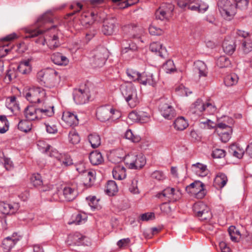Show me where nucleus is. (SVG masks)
<instances>
[{
    "label": "nucleus",
    "mask_w": 252,
    "mask_h": 252,
    "mask_svg": "<svg viewBox=\"0 0 252 252\" xmlns=\"http://www.w3.org/2000/svg\"><path fill=\"white\" fill-rule=\"evenodd\" d=\"M118 191V187L116 182L114 181H109L107 182L106 186V192L110 196L115 194Z\"/></svg>",
    "instance_id": "obj_37"
},
{
    "label": "nucleus",
    "mask_w": 252,
    "mask_h": 252,
    "mask_svg": "<svg viewBox=\"0 0 252 252\" xmlns=\"http://www.w3.org/2000/svg\"><path fill=\"white\" fill-rule=\"evenodd\" d=\"M12 47H9L8 44H4L0 46V58L5 56L11 51Z\"/></svg>",
    "instance_id": "obj_58"
},
{
    "label": "nucleus",
    "mask_w": 252,
    "mask_h": 252,
    "mask_svg": "<svg viewBox=\"0 0 252 252\" xmlns=\"http://www.w3.org/2000/svg\"><path fill=\"white\" fill-rule=\"evenodd\" d=\"M222 48L226 54L232 55L236 48L235 41L231 39H225L222 43Z\"/></svg>",
    "instance_id": "obj_26"
},
{
    "label": "nucleus",
    "mask_w": 252,
    "mask_h": 252,
    "mask_svg": "<svg viewBox=\"0 0 252 252\" xmlns=\"http://www.w3.org/2000/svg\"><path fill=\"white\" fill-rule=\"evenodd\" d=\"M16 98L15 96H12L8 97L6 100V105L7 107L14 112L19 110V105L17 103Z\"/></svg>",
    "instance_id": "obj_33"
},
{
    "label": "nucleus",
    "mask_w": 252,
    "mask_h": 252,
    "mask_svg": "<svg viewBox=\"0 0 252 252\" xmlns=\"http://www.w3.org/2000/svg\"><path fill=\"white\" fill-rule=\"evenodd\" d=\"M149 32L151 35H160L163 33V31L161 29L153 25H151L149 27Z\"/></svg>",
    "instance_id": "obj_59"
},
{
    "label": "nucleus",
    "mask_w": 252,
    "mask_h": 252,
    "mask_svg": "<svg viewBox=\"0 0 252 252\" xmlns=\"http://www.w3.org/2000/svg\"><path fill=\"white\" fill-rule=\"evenodd\" d=\"M121 90L123 96L131 107H134L139 103L136 89L132 84L121 86Z\"/></svg>",
    "instance_id": "obj_7"
},
{
    "label": "nucleus",
    "mask_w": 252,
    "mask_h": 252,
    "mask_svg": "<svg viewBox=\"0 0 252 252\" xmlns=\"http://www.w3.org/2000/svg\"><path fill=\"white\" fill-rule=\"evenodd\" d=\"M8 129V122L5 116H0V133H4Z\"/></svg>",
    "instance_id": "obj_47"
},
{
    "label": "nucleus",
    "mask_w": 252,
    "mask_h": 252,
    "mask_svg": "<svg viewBox=\"0 0 252 252\" xmlns=\"http://www.w3.org/2000/svg\"><path fill=\"white\" fill-rule=\"evenodd\" d=\"M162 10L166 13V15L171 18L173 15L174 6L171 3H162L159 7Z\"/></svg>",
    "instance_id": "obj_43"
},
{
    "label": "nucleus",
    "mask_w": 252,
    "mask_h": 252,
    "mask_svg": "<svg viewBox=\"0 0 252 252\" xmlns=\"http://www.w3.org/2000/svg\"><path fill=\"white\" fill-rule=\"evenodd\" d=\"M137 118H139L142 123H146L150 120V115L145 112L141 111L139 113Z\"/></svg>",
    "instance_id": "obj_61"
},
{
    "label": "nucleus",
    "mask_w": 252,
    "mask_h": 252,
    "mask_svg": "<svg viewBox=\"0 0 252 252\" xmlns=\"http://www.w3.org/2000/svg\"><path fill=\"white\" fill-rule=\"evenodd\" d=\"M228 181L226 175L220 172L217 174L214 179V186L219 189H221L224 187Z\"/></svg>",
    "instance_id": "obj_27"
},
{
    "label": "nucleus",
    "mask_w": 252,
    "mask_h": 252,
    "mask_svg": "<svg viewBox=\"0 0 252 252\" xmlns=\"http://www.w3.org/2000/svg\"><path fill=\"white\" fill-rule=\"evenodd\" d=\"M238 80V77L235 73L227 75L224 79V82L226 86L230 87L236 85Z\"/></svg>",
    "instance_id": "obj_36"
},
{
    "label": "nucleus",
    "mask_w": 252,
    "mask_h": 252,
    "mask_svg": "<svg viewBox=\"0 0 252 252\" xmlns=\"http://www.w3.org/2000/svg\"><path fill=\"white\" fill-rule=\"evenodd\" d=\"M86 200L88 201L89 206L92 209H95L99 208V200L97 199L95 196H88L86 197Z\"/></svg>",
    "instance_id": "obj_48"
},
{
    "label": "nucleus",
    "mask_w": 252,
    "mask_h": 252,
    "mask_svg": "<svg viewBox=\"0 0 252 252\" xmlns=\"http://www.w3.org/2000/svg\"><path fill=\"white\" fill-rule=\"evenodd\" d=\"M192 166L196 168V172L200 176L204 177L208 174V171L206 165L198 162L193 164Z\"/></svg>",
    "instance_id": "obj_40"
},
{
    "label": "nucleus",
    "mask_w": 252,
    "mask_h": 252,
    "mask_svg": "<svg viewBox=\"0 0 252 252\" xmlns=\"http://www.w3.org/2000/svg\"><path fill=\"white\" fill-rule=\"evenodd\" d=\"M212 156L216 158H224L225 156V151L222 149H215L212 152Z\"/></svg>",
    "instance_id": "obj_54"
},
{
    "label": "nucleus",
    "mask_w": 252,
    "mask_h": 252,
    "mask_svg": "<svg viewBox=\"0 0 252 252\" xmlns=\"http://www.w3.org/2000/svg\"><path fill=\"white\" fill-rule=\"evenodd\" d=\"M228 152L231 155L238 158H242L244 154L243 150L240 149L235 145H231L229 148Z\"/></svg>",
    "instance_id": "obj_41"
},
{
    "label": "nucleus",
    "mask_w": 252,
    "mask_h": 252,
    "mask_svg": "<svg viewBox=\"0 0 252 252\" xmlns=\"http://www.w3.org/2000/svg\"><path fill=\"white\" fill-rule=\"evenodd\" d=\"M181 196L182 193L179 189L176 190L174 188L170 187L166 188L161 192H159L156 195L158 198H164V201L168 202L176 201L181 197Z\"/></svg>",
    "instance_id": "obj_9"
},
{
    "label": "nucleus",
    "mask_w": 252,
    "mask_h": 252,
    "mask_svg": "<svg viewBox=\"0 0 252 252\" xmlns=\"http://www.w3.org/2000/svg\"><path fill=\"white\" fill-rule=\"evenodd\" d=\"M63 195L66 201L73 200L78 195V191L76 187L73 185L65 187L63 190Z\"/></svg>",
    "instance_id": "obj_21"
},
{
    "label": "nucleus",
    "mask_w": 252,
    "mask_h": 252,
    "mask_svg": "<svg viewBox=\"0 0 252 252\" xmlns=\"http://www.w3.org/2000/svg\"><path fill=\"white\" fill-rule=\"evenodd\" d=\"M35 42L38 45L39 47L40 52H46L47 50L44 48L45 45H46V40H45V34L43 37L40 36L38 38L36 39Z\"/></svg>",
    "instance_id": "obj_50"
},
{
    "label": "nucleus",
    "mask_w": 252,
    "mask_h": 252,
    "mask_svg": "<svg viewBox=\"0 0 252 252\" xmlns=\"http://www.w3.org/2000/svg\"><path fill=\"white\" fill-rule=\"evenodd\" d=\"M62 120L67 126H75L78 125L79 122L77 115L69 111L63 113Z\"/></svg>",
    "instance_id": "obj_19"
},
{
    "label": "nucleus",
    "mask_w": 252,
    "mask_h": 252,
    "mask_svg": "<svg viewBox=\"0 0 252 252\" xmlns=\"http://www.w3.org/2000/svg\"><path fill=\"white\" fill-rule=\"evenodd\" d=\"M53 21L51 13H46L39 18L36 22V29L29 28L26 31L25 38H33L45 32L46 45L49 49L55 50L61 45L59 39L60 32L56 26L46 28L45 25Z\"/></svg>",
    "instance_id": "obj_1"
},
{
    "label": "nucleus",
    "mask_w": 252,
    "mask_h": 252,
    "mask_svg": "<svg viewBox=\"0 0 252 252\" xmlns=\"http://www.w3.org/2000/svg\"><path fill=\"white\" fill-rule=\"evenodd\" d=\"M19 239L16 238L14 236L7 237L5 238L2 243V247L5 252H9L19 241Z\"/></svg>",
    "instance_id": "obj_25"
},
{
    "label": "nucleus",
    "mask_w": 252,
    "mask_h": 252,
    "mask_svg": "<svg viewBox=\"0 0 252 252\" xmlns=\"http://www.w3.org/2000/svg\"><path fill=\"white\" fill-rule=\"evenodd\" d=\"M54 106L48 102H43L41 106H29L24 111L26 120L32 121L50 117L54 114Z\"/></svg>",
    "instance_id": "obj_2"
},
{
    "label": "nucleus",
    "mask_w": 252,
    "mask_h": 252,
    "mask_svg": "<svg viewBox=\"0 0 252 252\" xmlns=\"http://www.w3.org/2000/svg\"><path fill=\"white\" fill-rule=\"evenodd\" d=\"M81 179L85 185L90 186L94 179V172L90 170H85L81 174Z\"/></svg>",
    "instance_id": "obj_30"
},
{
    "label": "nucleus",
    "mask_w": 252,
    "mask_h": 252,
    "mask_svg": "<svg viewBox=\"0 0 252 252\" xmlns=\"http://www.w3.org/2000/svg\"><path fill=\"white\" fill-rule=\"evenodd\" d=\"M26 98L31 103H38L40 106L43 102H47L45 100L46 93L45 90L40 87H32L28 89L24 93Z\"/></svg>",
    "instance_id": "obj_6"
},
{
    "label": "nucleus",
    "mask_w": 252,
    "mask_h": 252,
    "mask_svg": "<svg viewBox=\"0 0 252 252\" xmlns=\"http://www.w3.org/2000/svg\"><path fill=\"white\" fill-rule=\"evenodd\" d=\"M242 42L243 51L246 53L250 52L252 49V42L251 39L247 38L245 40H242Z\"/></svg>",
    "instance_id": "obj_51"
},
{
    "label": "nucleus",
    "mask_w": 252,
    "mask_h": 252,
    "mask_svg": "<svg viewBox=\"0 0 252 252\" xmlns=\"http://www.w3.org/2000/svg\"><path fill=\"white\" fill-rule=\"evenodd\" d=\"M163 69L165 70L166 73H170L175 70V66L173 62L171 60H169L163 64Z\"/></svg>",
    "instance_id": "obj_57"
},
{
    "label": "nucleus",
    "mask_w": 252,
    "mask_h": 252,
    "mask_svg": "<svg viewBox=\"0 0 252 252\" xmlns=\"http://www.w3.org/2000/svg\"><path fill=\"white\" fill-rule=\"evenodd\" d=\"M125 137L135 143L138 142L141 140V137L138 135H134L130 129L126 130L125 133Z\"/></svg>",
    "instance_id": "obj_49"
},
{
    "label": "nucleus",
    "mask_w": 252,
    "mask_h": 252,
    "mask_svg": "<svg viewBox=\"0 0 252 252\" xmlns=\"http://www.w3.org/2000/svg\"><path fill=\"white\" fill-rule=\"evenodd\" d=\"M58 160L63 168L66 167L73 164L71 157L67 155H62Z\"/></svg>",
    "instance_id": "obj_38"
},
{
    "label": "nucleus",
    "mask_w": 252,
    "mask_h": 252,
    "mask_svg": "<svg viewBox=\"0 0 252 252\" xmlns=\"http://www.w3.org/2000/svg\"><path fill=\"white\" fill-rule=\"evenodd\" d=\"M228 233L231 240L233 242H238L241 238V235L239 230L237 229L234 226L229 227Z\"/></svg>",
    "instance_id": "obj_35"
},
{
    "label": "nucleus",
    "mask_w": 252,
    "mask_h": 252,
    "mask_svg": "<svg viewBox=\"0 0 252 252\" xmlns=\"http://www.w3.org/2000/svg\"><path fill=\"white\" fill-rule=\"evenodd\" d=\"M150 49L153 52L158 53V55L162 57L163 51L165 50L162 45L158 42H154L150 45Z\"/></svg>",
    "instance_id": "obj_42"
},
{
    "label": "nucleus",
    "mask_w": 252,
    "mask_h": 252,
    "mask_svg": "<svg viewBox=\"0 0 252 252\" xmlns=\"http://www.w3.org/2000/svg\"><path fill=\"white\" fill-rule=\"evenodd\" d=\"M38 149L43 153H47L51 149V146L43 141H39L37 143Z\"/></svg>",
    "instance_id": "obj_56"
},
{
    "label": "nucleus",
    "mask_w": 252,
    "mask_h": 252,
    "mask_svg": "<svg viewBox=\"0 0 252 252\" xmlns=\"http://www.w3.org/2000/svg\"><path fill=\"white\" fill-rule=\"evenodd\" d=\"M202 123L204 125L207 124L209 128L216 127V132L222 142L226 143L229 140L232 133V128L228 124L222 122L215 124L209 120Z\"/></svg>",
    "instance_id": "obj_4"
},
{
    "label": "nucleus",
    "mask_w": 252,
    "mask_h": 252,
    "mask_svg": "<svg viewBox=\"0 0 252 252\" xmlns=\"http://www.w3.org/2000/svg\"><path fill=\"white\" fill-rule=\"evenodd\" d=\"M88 139L93 148H96L101 144L100 137L96 133L90 134L88 136Z\"/></svg>",
    "instance_id": "obj_31"
},
{
    "label": "nucleus",
    "mask_w": 252,
    "mask_h": 252,
    "mask_svg": "<svg viewBox=\"0 0 252 252\" xmlns=\"http://www.w3.org/2000/svg\"><path fill=\"white\" fill-rule=\"evenodd\" d=\"M87 238L82 235L79 232H75L72 234H70L67 238V243L69 245H85L84 240Z\"/></svg>",
    "instance_id": "obj_20"
},
{
    "label": "nucleus",
    "mask_w": 252,
    "mask_h": 252,
    "mask_svg": "<svg viewBox=\"0 0 252 252\" xmlns=\"http://www.w3.org/2000/svg\"><path fill=\"white\" fill-rule=\"evenodd\" d=\"M124 162L130 169H140L145 165L146 160L142 154L130 153L125 156Z\"/></svg>",
    "instance_id": "obj_8"
},
{
    "label": "nucleus",
    "mask_w": 252,
    "mask_h": 252,
    "mask_svg": "<svg viewBox=\"0 0 252 252\" xmlns=\"http://www.w3.org/2000/svg\"><path fill=\"white\" fill-rule=\"evenodd\" d=\"M194 71L198 74L200 78L201 77L205 78L208 73L206 65L204 62L200 61H197L194 63Z\"/></svg>",
    "instance_id": "obj_22"
},
{
    "label": "nucleus",
    "mask_w": 252,
    "mask_h": 252,
    "mask_svg": "<svg viewBox=\"0 0 252 252\" xmlns=\"http://www.w3.org/2000/svg\"><path fill=\"white\" fill-rule=\"evenodd\" d=\"M156 18L157 19L163 21L164 20H168L170 18L166 15V13L162 10L160 7L157 9L155 12Z\"/></svg>",
    "instance_id": "obj_53"
},
{
    "label": "nucleus",
    "mask_w": 252,
    "mask_h": 252,
    "mask_svg": "<svg viewBox=\"0 0 252 252\" xmlns=\"http://www.w3.org/2000/svg\"><path fill=\"white\" fill-rule=\"evenodd\" d=\"M18 209V205H12L5 202H0V213L4 215L14 214Z\"/></svg>",
    "instance_id": "obj_24"
},
{
    "label": "nucleus",
    "mask_w": 252,
    "mask_h": 252,
    "mask_svg": "<svg viewBox=\"0 0 252 252\" xmlns=\"http://www.w3.org/2000/svg\"><path fill=\"white\" fill-rule=\"evenodd\" d=\"M115 110L110 105H105L97 109L96 116L98 120L104 122L108 121L114 114Z\"/></svg>",
    "instance_id": "obj_15"
},
{
    "label": "nucleus",
    "mask_w": 252,
    "mask_h": 252,
    "mask_svg": "<svg viewBox=\"0 0 252 252\" xmlns=\"http://www.w3.org/2000/svg\"><path fill=\"white\" fill-rule=\"evenodd\" d=\"M174 127L177 130H183L189 126L187 121L183 117L177 118L174 122Z\"/></svg>",
    "instance_id": "obj_32"
},
{
    "label": "nucleus",
    "mask_w": 252,
    "mask_h": 252,
    "mask_svg": "<svg viewBox=\"0 0 252 252\" xmlns=\"http://www.w3.org/2000/svg\"><path fill=\"white\" fill-rule=\"evenodd\" d=\"M165 100L160 102L159 105V110L161 115L165 119L171 120L175 116V111L174 108Z\"/></svg>",
    "instance_id": "obj_16"
},
{
    "label": "nucleus",
    "mask_w": 252,
    "mask_h": 252,
    "mask_svg": "<svg viewBox=\"0 0 252 252\" xmlns=\"http://www.w3.org/2000/svg\"><path fill=\"white\" fill-rule=\"evenodd\" d=\"M73 95V99L77 104H83L87 102L91 96L90 90L86 87L74 89Z\"/></svg>",
    "instance_id": "obj_12"
},
{
    "label": "nucleus",
    "mask_w": 252,
    "mask_h": 252,
    "mask_svg": "<svg viewBox=\"0 0 252 252\" xmlns=\"http://www.w3.org/2000/svg\"><path fill=\"white\" fill-rule=\"evenodd\" d=\"M59 78L58 73L52 69L41 70L37 74L38 82L48 88H53L56 86Z\"/></svg>",
    "instance_id": "obj_3"
},
{
    "label": "nucleus",
    "mask_w": 252,
    "mask_h": 252,
    "mask_svg": "<svg viewBox=\"0 0 252 252\" xmlns=\"http://www.w3.org/2000/svg\"><path fill=\"white\" fill-rule=\"evenodd\" d=\"M68 138L69 142L73 144H78L80 141V137L78 133L74 129H72L69 132Z\"/></svg>",
    "instance_id": "obj_46"
},
{
    "label": "nucleus",
    "mask_w": 252,
    "mask_h": 252,
    "mask_svg": "<svg viewBox=\"0 0 252 252\" xmlns=\"http://www.w3.org/2000/svg\"><path fill=\"white\" fill-rule=\"evenodd\" d=\"M192 209L195 216L201 220H207L211 218L209 208L202 202L194 203Z\"/></svg>",
    "instance_id": "obj_11"
},
{
    "label": "nucleus",
    "mask_w": 252,
    "mask_h": 252,
    "mask_svg": "<svg viewBox=\"0 0 252 252\" xmlns=\"http://www.w3.org/2000/svg\"><path fill=\"white\" fill-rule=\"evenodd\" d=\"M47 154L50 157L54 158H56L57 160H58V159L60 158V157L62 155V154H60L56 149H54L51 146L50 150H49V151L48 152Z\"/></svg>",
    "instance_id": "obj_63"
},
{
    "label": "nucleus",
    "mask_w": 252,
    "mask_h": 252,
    "mask_svg": "<svg viewBox=\"0 0 252 252\" xmlns=\"http://www.w3.org/2000/svg\"><path fill=\"white\" fill-rule=\"evenodd\" d=\"M51 59L56 64L65 66L69 63V60L62 54L57 52L51 55Z\"/></svg>",
    "instance_id": "obj_23"
},
{
    "label": "nucleus",
    "mask_w": 252,
    "mask_h": 252,
    "mask_svg": "<svg viewBox=\"0 0 252 252\" xmlns=\"http://www.w3.org/2000/svg\"><path fill=\"white\" fill-rule=\"evenodd\" d=\"M31 183L34 187H39L42 185L43 181L40 174L38 173L33 174L31 177Z\"/></svg>",
    "instance_id": "obj_45"
},
{
    "label": "nucleus",
    "mask_w": 252,
    "mask_h": 252,
    "mask_svg": "<svg viewBox=\"0 0 252 252\" xmlns=\"http://www.w3.org/2000/svg\"><path fill=\"white\" fill-rule=\"evenodd\" d=\"M124 31L127 34L128 38L136 39L138 41L143 42L142 36L145 33L144 30L135 25L131 24L125 26Z\"/></svg>",
    "instance_id": "obj_10"
},
{
    "label": "nucleus",
    "mask_w": 252,
    "mask_h": 252,
    "mask_svg": "<svg viewBox=\"0 0 252 252\" xmlns=\"http://www.w3.org/2000/svg\"><path fill=\"white\" fill-rule=\"evenodd\" d=\"M18 128L22 131L28 132L32 129V124L30 121L27 120H21L18 124Z\"/></svg>",
    "instance_id": "obj_39"
},
{
    "label": "nucleus",
    "mask_w": 252,
    "mask_h": 252,
    "mask_svg": "<svg viewBox=\"0 0 252 252\" xmlns=\"http://www.w3.org/2000/svg\"><path fill=\"white\" fill-rule=\"evenodd\" d=\"M17 76V72L16 70L14 68H10L7 70L6 74L5 77V79L8 81H11L16 78Z\"/></svg>",
    "instance_id": "obj_52"
},
{
    "label": "nucleus",
    "mask_w": 252,
    "mask_h": 252,
    "mask_svg": "<svg viewBox=\"0 0 252 252\" xmlns=\"http://www.w3.org/2000/svg\"><path fill=\"white\" fill-rule=\"evenodd\" d=\"M108 57L107 50L102 46H98L92 51L90 62L94 68L102 67Z\"/></svg>",
    "instance_id": "obj_5"
},
{
    "label": "nucleus",
    "mask_w": 252,
    "mask_h": 252,
    "mask_svg": "<svg viewBox=\"0 0 252 252\" xmlns=\"http://www.w3.org/2000/svg\"><path fill=\"white\" fill-rule=\"evenodd\" d=\"M148 74L144 72L142 74H139V77L138 79H137V81L139 82L141 84H142L144 85H146L148 84Z\"/></svg>",
    "instance_id": "obj_64"
},
{
    "label": "nucleus",
    "mask_w": 252,
    "mask_h": 252,
    "mask_svg": "<svg viewBox=\"0 0 252 252\" xmlns=\"http://www.w3.org/2000/svg\"><path fill=\"white\" fill-rule=\"evenodd\" d=\"M248 4V0H238L236 3H235L236 7L241 10L246 9Z\"/></svg>",
    "instance_id": "obj_60"
},
{
    "label": "nucleus",
    "mask_w": 252,
    "mask_h": 252,
    "mask_svg": "<svg viewBox=\"0 0 252 252\" xmlns=\"http://www.w3.org/2000/svg\"><path fill=\"white\" fill-rule=\"evenodd\" d=\"M113 176L116 180H121L126 177V169L123 166H115L112 171Z\"/></svg>",
    "instance_id": "obj_29"
},
{
    "label": "nucleus",
    "mask_w": 252,
    "mask_h": 252,
    "mask_svg": "<svg viewBox=\"0 0 252 252\" xmlns=\"http://www.w3.org/2000/svg\"><path fill=\"white\" fill-rule=\"evenodd\" d=\"M17 69L18 71L23 74H27L31 72V67H27L23 64H19Z\"/></svg>",
    "instance_id": "obj_62"
},
{
    "label": "nucleus",
    "mask_w": 252,
    "mask_h": 252,
    "mask_svg": "<svg viewBox=\"0 0 252 252\" xmlns=\"http://www.w3.org/2000/svg\"><path fill=\"white\" fill-rule=\"evenodd\" d=\"M219 6L221 14L226 17H232L236 13L237 7L235 3L232 4L229 0H222L220 1Z\"/></svg>",
    "instance_id": "obj_14"
},
{
    "label": "nucleus",
    "mask_w": 252,
    "mask_h": 252,
    "mask_svg": "<svg viewBox=\"0 0 252 252\" xmlns=\"http://www.w3.org/2000/svg\"><path fill=\"white\" fill-rule=\"evenodd\" d=\"M89 160L92 164L94 165H99L104 161L101 154L97 151L92 152L90 154Z\"/></svg>",
    "instance_id": "obj_28"
},
{
    "label": "nucleus",
    "mask_w": 252,
    "mask_h": 252,
    "mask_svg": "<svg viewBox=\"0 0 252 252\" xmlns=\"http://www.w3.org/2000/svg\"><path fill=\"white\" fill-rule=\"evenodd\" d=\"M231 64L229 59L225 56L220 57L217 61V65L220 68L227 67Z\"/></svg>",
    "instance_id": "obj_44"
},
{
    "label": "nucleus",
    "mask_w": 252,
    "mask_h": 252,
    "mask_svg": "<svg viewBox=\"0 0 252 252\" xmlns=\"http://www.w3.org/2000/svg\"><path fill=\"white\" fill-rule=\"evenodd\" d=\"M125 156L122 151H116L111 154L110 158L112 162L117 163L124 161Z\"/></svg>",
    "instance_id": "obj_34"
},
{
    "label": "nucleus",
    "mask_w": 252,
    "mask_h": 252,
    "mask_svg": "<svg viewBox=\"0 0 252 252\" xmlns=\"http://www.w3.org/2000/svg\"><path fill=\"white\" fill-rule=\"evenodd\" d=\"M186 190L191 194H194L196 198L201 199L205 195L204 185L199 181H195L188 186Z\"/></svg>",
    "instance_id": "obj_13"
},
{
    "label": "nucleus",
    "mask_w": 252,
    "mask_h": 252,
    "mask_svg": "<svg viewBox=\"0 0 252 252\" xmlns=\"http://www.w3.org/2000/svg\"><path fill=\"white\" fill-rule=\"evenodd\" d=\"M117 20L114 17L107 19L103 22L102 32L105 35H110L115 32L117 27L116 25Z\"/></svg>",
    "instance_id": "obj_17"
},
{
    "label": "nucleus",
    "mask_w": 252,
    "mask_h": 252,
    "mask_svg": "<svg viewBox=\"0 0 252 252\" xmlns=\"http://www.w3.org/2000/svg\"><path fill=\"white\" fill-rule=\"evenodd\" d=\"M205 110V103L202 99L198 98L190 107L189 113L199 116Z\"/></svg>",
    "instance_id": "obj_18"
},
{
    "label": "nucleus",
    "mask_w": 252,
    "mask_h": 252,
    "mask_svg": "<svg viewBox=\"0 0 252 252\" xmlns=\"http://www.w3.org/2000/svg\"><path fill=\"white\" fill-rule=\"evenodd\" d=\"M126 74L131 80L136 81L139 77L140 73L132 69H127Z\"/></svg>",
    "instance_id": "obj_55"
}]
</instances>
